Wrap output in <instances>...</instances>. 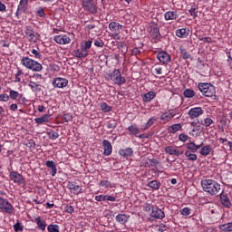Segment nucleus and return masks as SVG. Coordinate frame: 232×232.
Returning <instances> with one entry per match:
<instances>
[{
    "mask_svg": "<svg viewBox=\"0 0 232 232\" xmlns=\"http://www.w3.org/2000/svg\"><path fill=\"white\" fill-rule=\"evenodd\" d=\"M203 190L211 197L217 195L220 191V184L213 179H204L201 181Z\"/></svg>",
    "mask_w": 232,
    "mask_h": 232,
    "instance_id": "obj_1",
    "label": "nucleus"
},
{
    "mask_svg": "<svg viewBox=\"0 0 232 232\" xmlns=\"http://www.w3.org/2000/svg\"><path fill=\"white\" fill-rule=\"evenodd\" d=\"M198 88L205 97H215L217 93V89L211 83L199 82Z\"/></svg>",
    "mask_w": 232,
    "mask_h": 232,
    "instance_id": "obj_2",
    "label": "nucleus"
},
{
    "mask_svg": "<svg viewBox=\"0 0 232 232\" xmlns=\"http://www.w3.org/2000/svg\"><path fill=\"white\" fill-rule=\"evenodd\" d=\"M109 77L117 86H122L126 83V78L121 73V69H114Z\"/></svg>",
    "mask_w": 232,
    "mask_h": 232,
    "instance_id": "obj_3",
    "label": "nucleus"
},
{
    "mask_svg": "<svg viewBox=\"0 0 232 232\" xmlns=\"http://www.w3.org/2000/svg\"><path fill=\"white\" fill-rule=\"evenodd\" d=\"M14 205L7 198L0 197V211L5 215L14 214Z\"/></svg>",
    "mask_w": 232,
    "mask_h": 232,
    "instance_id": "obj_4",
    "label": "nucleus"
},
{
    "mask_svg": "<svg viewBox=\"0 0 232 232\" xmlns=\"http://www.w3.org/2000/svg\"><path fill=\"white\" fill-rule=\"evenodd\" d=\"M9 179L14 182V184H17L18 186H23L25 184L24 177L22 176L21 173H18L15 170H12L9 174Z\"/></svg>",
    "mask_w": 232,
    "mask_h": 232,
    "instance_id": "obj_5",
    "label": "nucleus"
},
{
    "mask_svg": "<svg viewBox=\"0 0 232 232\" xmlns=\"http://www.w3.org/2000/svg\"><path fill=\"white\" fill-rule=\"evenodd\" d=\"M82 8H84L85 12H89L95 15L97 14V5L93 0H82Z\"/></svg>",
    "mask_w": 232,
    "mask_h": 232,
    "instance_id": "obj_6",
    "label": "nucleus"
},
{
    "mask_svg": "<svg viewBox=\"0 0 232 232\" xmlns=\"http://www.w3.org/2000/svg\"><path fill=\"white\" fill-rule=\"evenodd\" d=\"M157 59L163 65L169 64V63H171V55L168 53V52L162 51L158 53Z\"/></svg>",
    "mask_w": 232,
    "mask_h": 232,
    "instance_id": "obj_7",
    "label": "nucleus"
},
{
    "mask_svg": "<svg viewBox=\"0 0 232 232\" xmlns=\"http://www.w3.org/2000/svg\"><path fill=\"white\" fill-rule=\"evenodd\" d=\"M53 42L57 44H70L72 38L68 34H59L53 36Z\"/></svg>",
    "mask_w": 232,
    "mask_h": 232,
    "instance_id": "obj_8",
    "label": "nucleus"
},
{
    "mask_svg": "<svg viewBox=\"0 0 232 232\" xmlns=\"http://www.w3.org/2000/svg\"><path fill=\"white\" fill-rule=\"evenodd\" d=\"M53 88H66L68 86V79L66 78H54L52 82Z\"/></svg>",
    "mask_w": 232,
    "mask_h": 232,
    "instance_id": "obj_9",
    "label": "nucleus"
},
{
    "mask_svg": "<svg viewBox=\"0 0 232 232\" xmlns=\"http://www.w3.org/2000/svg\"><path fill=\"white\" fill-rule=\"evenodd\" d=\"M26 8H28V0H20L15 13L16 17L24 14V12H26Z\"/></svg>",
    "mask_w": 232,
    "mask_h": 232,
    "instance_id": "obj_10",
    "label": "nucleus"
},
{
    "mask_svg": "<svg viewBox=\"0 0 232 232\" xmlns=\"http://www.w3.org/2000/svg\"><path fill=\"white\" fill-rule=\"evenodd\" d=\"M150 37L155 39V41H160V29L159 28V24H152L150 25Z\"/></svg>",
    "mask_w": 232,
    "mask_h": 232,
    "instance_id": "obj_11",
    "label": "nucleus"
},
{
    "mask_svg": "<svg viewBox=\"0 0 232 232\" xmlns=\"http://www.w3.org/2000/svg\"><path fill=\"white\" fill-rule=\"evenodd\" d=\"M188 115L192 121L194 119H198L200 115H204V110H202L200 107L191 108L188 111Z\"/></svg>",
    "mask_w": 232,
    "mask_h": 232,
    "instance_id": "obj_12",
    "label": "nucleus"
},
{
    "mask_svg": "<svg viewBox=\"0 0 232 232\" xmlns=\"http://www.w3.org/2000/svg\"><path fill=\"white\" fill-rule=\"evenodd\" d=\"M109 30L113 32L115 37H119V34H121V31L122 30V24L117 22H111L109 24Z\"/></svg>",
    "mask_w": 232,
    "mask_h": 232,
    "instance_id": "obj_13",
    "label": "nucleus"
},
{
    "mask_svg": "<svg viewBox=\"0 0 232 232\" xmlns=\"http://www.w3.org/2000/svg\"><path fill=\"white\" fill-rule=\"evenodd\" d=\"M219 200L225 208H227L229 209L232 206L231 200L229 199V197L227 196V193L222 191L219 195Z\"/></svg>",
    "mask_w": 232,
    "mask_h": 232,
    "instance_id": "obj_14",
    "label": "nucleus"
},
{
    "mask_svg": "<svg viewBox=\"0 0 232 232\" xmlns=\"http://www.w3.org/2000/svg\"><path fill=\"white\" fill-rule=\"evenodd\" d=\"M165 153L168 155H175V157H180V155H184V151L179 150L175 146H167L165 148Z\"/></svg>",
    "mask_w": 232,
    "mask_h": 232,
    "instance_id": "obj_15",
    "label": "nucleus"
},
{
    "mask_svg": "<svg viewBox=\"0 0 232 232\" xmlns=\"http://www.w3.org/2000/svg\"><path fill=\"white\" fill-rule=\"evenodd\" d=\"M150 217L152 218H158L159 220H162L166 217V214L162 209L159 208V207L152 208V211L150 213Z\"/></svg>",
    "mask_w": 232,
    "mask_h": 232,
    "instance_id": "obj_16",
    "label": "nucleus"
},
{
    "mask_svg": "<svg viewBox=\"0 0 232 232\" xmlns=\"http://www.w3.org/2000/svg\"><path fill=\"white\" fill-rule=\"evenodd\" d=\"M102 146H103V155H105V157H110V155L113 151V146H111V142H110V140H103Z\"/></svg>",
    "mask_w": 232,
    "mask_h": 232,
    "instance_id": "obj_17",
    "label": "nucleus"
},
{
    "mask_svg": "<svg viewBox=\"0 0 232 232\" xmlns=\"http://www.w3.org/2000/svg\"><path fill=\"white\" fill-rule=\"evenodd\" d=\"M177 115V112H175L173 110L163 112L160 115V121H163V122H169L173 117Z\"/></svg>",
    "mask_w": 232,
    "mask_h": 232,
    "instance_id": "obj_18",
    "label": "nucleus"
},
{
    "mask_svg": "<svg viewBox=\"0 0 232 232\" xmlns=\"http://www.w3.org/2000/svg\"><path fill=\"white\" fill-rule=\"evenodd\" d=\"M175 34L176 37H179V39H186L189 35V28L185 27L181 29H177Z\"/></svg>",
    "mask_w": 232,
    "mask_h": 232,
    "instance_id": "obj_19",
    "label": "nucleus"
},
{
    "mask_svg": "<svg viewBox=\"0 0 232 232\" xmlns=\"http://www.w3.org/2000/svg\"><path fill=\"white\" fill-rule=\"evenodd\" d=\"M9 99H12L13 101H22V102H24L25 99L23 98V94L19 93V92L11 90L9 92L8 95Z\"/></svg>",
    "mask_w": 232,
    "mask_h": 232,
    "instance_id": "obj_20",
    "label": "nucleus"
},
{
    "mask_svg": "<svg viewBox=\"0 0 232 232\" xmlns=\"http://www.w3.org/2000/svg\"><path fill=\"white\" fill-rule=\"evenodd\" d=\"M115 220H116V222H118V224H121L122 226H125L127 224L128 220H130V215L118 214L115 217Z\"/></svg>",
    "mask_w": 232,
    "mask_h": 232,
    "instance_id": "obj_21",
    "label": "nucleus"
},
{
    "mask_svg": "<svg viewBox=\"0 0 232 232\" xmlns=\"http://www.w3.org/2000/svg\"><path fill=\"white\" fill-rule=\"evenodd\" d=\"M34 221L36 222L37 229L40 231H46V220L39 216L34 218Z\"/></svg>",
    "mask_w": 232,
    "mask_h": 232,
    "instance_id": "obj_22",
    "label": "nucleus"
},
{
    "mask_svg": "<svg viewBox=\"0 0 232 232\" xmlns=\"http://www.w3.org/2000/svg\"><path fill=\"white\" fill-rule=\"evenodd\" d=\"M73 56L77 57L78 59H84L85 57H88V51L82 47L76 49L73 51Z\"/></svg>",
    "mask_w": 232,
    "mask_h": 232,
    "instance_id": "obj_23",
    "label": "nucleus"
},
{
    "mask_svg": "<svg viewBox=\"0 0 232 232\" xmlns=\"http://www.w3.org/2000/svg\"><path fill=\"white\" fill-rule=\"evenodd\" d=\"M165 21H175L179 19V14L177 11H168L164 14Z\"/></svg>",
    "mask_w": 232,
    "mask_h": 232,
    "instance_id": "obj_24",
    "label": "nucleus"
},
{
    "mask_svg": "<svg viewBox=\"0 0 232 232\" xmlns=\"http://www.w3.org/2000/svg\"><path fill=\"white\" fill-rule=\"evenodd\" d=\"M186 148L188 151H191L192 153H197L198 150L202 148V143L199 145L195 144L193 141H189L188 143L186 144Z\"/></svg>",
    "mask_w": 232,
    "mask_h": 232,
    "instance_id": "obj_25",
    "label": "nucleus"
},
{
    "mask_svg": "<svg viewBox=\"0 0 232 232\" xmlns=\"http://www.w3.org/2000/svg\"><path fill=\"white\" fill-rule=\"evenodd\" d=\"M129 134L132 137H137L139 133H140V129H139V126L135 123L131 124L127 128Z\"/></svg>",
    "mask_w": 232,
    "mask_h": 232,
    "instance_id": "obj_26",
    "label": "nucleus"
},
{
    "mask_svg": "<svg viewBox=\"0 0 232 232\" xmlns=\"http://www.w3.org/2000/svg\"><path fill=\"white\" fill-rule=\"evenodd\" d=\"M45 166L51 169L50 175H52V177H55V175H57V165H55L53 160H47L45 162Z\"/></svg>",
    "mask_w": 232,
    "mask_h": 232,
    "instance_id": "obj_27",
    "label": "nucleus"
},
{
    "mask_svg": "<svg viewBox=\"0 0 232 232\" xmlns=\"http://www.w3.org/2000/svg\"><path fill=\"white\" fill-rule=\"evenodd\" d=\"M155 97H157V92L150 91L142 96V101L143 102H151Z\"/></svg>",
    "mask_w": 232,
    "mask_h": 232,
    "instance_id": "obj_28",
    "label": "nucleus"
},
{
    "mask_svg": "<svg viewBox=\"0 0 232 232\" xmlns=\"http://www.w3.org/2000/svg\"><path fill=\"white\" fill-rule=\"evenodd\" d=\"M29 70H31V72H43V64H41L39 62L35 60H33V63H31Z\"/></svg>",
    "mask_w": 232,
    "mask_h": 232,
    "instance_id": "obj_29",
    "label": "nucleus"
},
{
    "mask_svg": "<svg viewBox=\"0 0 232 232\" xmlns=\"http://www.w3.org/2000/svg\"><path fill=\"white\" fill-rule=\"evenodd\" d=\"M33 62H34V59L28 56H23L20 60L22 66H24V68H27V70L30 69V66L32 65Z\"/></svg>",
    "mask_w": 232,
    "mask_h": 232,
    "instance_id": "obj_30",
    "label": "nucleus"
},
{
    "mask_svg": "<svg viewBox=\"0 0 232 232\" xmlns=\"http://www.w3.org/2000/svg\"><path fill=\"white\" fill-rule=\"evenodd\" d=\"M119 154L121 155V157H131L133 156V149L128 147L126 149H121L119 150Z\"/></svg>",
    "mask_w": 232,
    "mask_h": 232,
    "instance_id": "obj_31",
    "label": "nucleus"
},
{
    "mask_svg": "<svg viewBox=\"0 0 232 232\" xmlns=\"http://www.w3.org/2000/svg\"><path fill=\"white\" fill-rule=\"evenodd\" d=\"M27 37H28V40L31 42V43H37V39H39V34L34 31H26L25 32Z\"/></svg>",
    "mask_w": 232,
    "mask_h": 232,
    "instance_id": "obj_32",
    "label": "nucleus"
},
{
    "mask_svg": "<svg viewBox=\"0 0 232 232\" xmlns=\"http://www.w3.org/2000/svg\"><path fill=\"white\" fill-rule=\"evenodd\" d=\"M34 122H36V124H46V122H50V115L44 114L42 117L35 118Z\"/></svg>",
    "mask_w": 232,
    "mask_h": 232,
    "instance_id": "obj_33",
    "label": "nucleus"
},
{
    "mask_svg": "<svg viewBox=\"0 0 232 232\" xmlns=\"http://www.w3.org/2000/svg\"><path fill=\"white\" fill-rule=\"evenodd\" d=\"M211 151H213V148H211V145H206L201 148L199 153L203 157H208V155H209Z\"/></svg>",
    "mask_w": 232,
    "mask_h": 232,
    "instance_id": "obj_34",
    "label": "nucleus"
},
{
    "mask_svg": "<svg viewBox=\"0 0 232 232\" xmlns=\"http://www.w3.org/2000/svg\"><path fill=\"white\" fill-rule=\"evenodd\" d=\"M218 229H220V231H223V232H232V222L219 225Z\"/></svg>",
    "mask_w": 232,
    "mask_h": 232,
    "instance_id": "obj_35",
    "label": "nucleus"
},
{
    "mask_svg": "<svg viewBox=\"0 0 232 232\" xmlns=\"http://www.w3.org/2000/svg\"><path fill=\"white\" fill-rule=\"evenodd\" d=\"M185 157H187L188 160H189L191 162H195V160H197L198 159V156H197V154H195V152H192L189 150L185 151Z\"/></svg>",
    "mask_w": 232,
    "mask_h": 232,
    "instance_id": "obj_36",
    "label": "nucleus"
},
{
    "mask_svg": "<svg viewBox=\"0 0 232 232\" xmlns=\"http://www.w3.org/2000/svg\"><path fill=\"white\" fill-rule=\"evenodd\" d=\"M179 52L182 55V59L184 60L189 59V61H193V56H191V53H189V52H188L185 48L180 47Z\"/></svg>",
    "mask_w": 232,
    "mask_h": 232,
    "instance_id": "obj_37",
    "label": "nucleus"
},
{
    "mask_svg": "<svg viewBox=\"0 0 232 232\" xmlns=\"http://www.w3.org/2000/svg\"><path fill=\"white\" fill-rule=\"evenodd\" d=\"M182 129V124L176 123L168 128L169 133H177V131H179V130Z\"/></svg>",
    "mask_w": 232,
    "mask_h": 232,
    "instance_id": "obj_38",
    "label": "nucleus"
},
{
    "mask_svg": "<svg viewBox=\"0 0 232 232\" xmlns=\"http://www.w3.org/2000/svg\"><path fill=\"white\" fill-rule=\"evenodd\" d=\"M28 55H30L31 57H34V59H38L39 61L43 59V54L36 49H32L31 53H28Z\"/></svg>",
    "mask_w": 232,
    "mask_h": 232,
    "instance_id": "obj_39",
    "label": "nucleus"
},
{
    "mask_svg": "<svg viewBox=\"0 0 232 232\" xmlns=\"http://www.w3.org/2000/svg\"><path fill=\"white\" fill-rule=\"evenodd\" d=\"M199 124H202V126H205V128H209L211 124H215V121L211 118H205L204 121H201Z\"/></svg>",
    "mask_w": 232,
    "mask_h": 232,
    "instance_id": "obj_40",
    "label": "nucleus"
},
{
    "mask_svg": "<svg viewBox=\"0 0 232 232\" xmlns=\"http://www.w3.org/2000/svg\"><path fill=\"white\" fill-rule=\"evenodd\" d=\"M47 231L48 232H59L61 231V227L57 224H50L47 227Z\"/></svg>",
    "mask_w": 232,
    "mask_h": 232,
    "instance_id": "obj_41",
    "label": "nucleus"
},
{
    "mask_svg": "<svg viewBox=\"0 0 232 232\" xmlns=\"http://www.w3.org/2000/svg\"><path fill=\"white\" fill-rule=\"evenodd\" d=\"M183 95L186 97V99H193V97H195V91L191 89H186L183 92Z\"/></svg>",
    "mask_w": 232,
    "mask_h": 232,
    "instance_id": "obj_42",
    "label": "nucleus"
},
{
    "mask_svg": "<svg viewBox=\"0 0 232 232\" xmlns=\"http://www.w3.org/2000/svg\"><path fill=\"white\" fill-rule=\"evenodd\" d=\"M148 188H151V189H160V182L158 180H152L148 183Z\"/></svg>",
    "mask_w": 232,
    "mask_h": 232,
    "instance_id": "obj_43",
    "label": "nucleus"
},
{
    "mask_svg": "<svg viewBox=\"0 0 232 232\" xmlns=\"http://www.w3.org/2000/svg\"><path fill=\"white\" fill-rule=\"evenodd\" d=\"M100 107L102 109V111H103L104 113H110V111H111V106L108 105V103L106 102H102L100 104Z\"/></svg>",
    "mask_w": 232,
    "mask_h": 232,
    "instance_id": "obj_44",
    "label": "nucleus"
},
{
    "mask_svg": "<svg viewBox=\"0 0 232 232\" xmlns=\"http://www.w3.org/2000/svg\"><path fill=\"white\" fill-rule=\"evenodd\" d=\"M29 86L31 87V90H33L34 92H37V90H40L41 88V84H39V82L34 81L29 82Z\"/></svg>",
    "mask_w": 232,
    "mask_h": 232,
    "instance_id": "obj_45",
    "label": "nucleus"
},
{
    "mask_svg": "<svg viewBox=\"0 0 232 232\" xmlns=\"http://www.w3.org/2000/svg\"><path fill=\"white\" fill-rule=\"evenodd\" d=\"M107 130H111V131H112L113 130H115V128H117V121L115 120H111L107 122Z\"/></svg>",
    "mask_w": 232,
    "mask_h": 232,
    "instance_id": "obj_46",
    "label": "nucleus"
},
{
    "mask_svg": "<svg viewBox=\"0 0 232 232\" xmlns=\"http://www.w3.org/2000/svg\"><path fill=\"white\" fill-rule=\"evenodd\" d=\"M47 135L51 140H55L59 139V132L54 131V130L48 131Z\"/></svg>",
    "mask_w": 232,
    "mask_h": 232,
    "instance_id": "obj_47",
    "label": "nucleus"
},
{
    "mask_svg": "<svg viewBox=\"0 0 232 232\" xmlns=\"http://www.w3.org/2000/svg\"><path fill=\"white\" fill-rule=\"evenodd\" d=\"M155 121H157V117H151L150 119H149L148 122L145 124L143 130H148V128H150V126L152 124H155Z\"/></svg>",
    "mask_w": 232,
    "mask_h": 232,
    "instance_id": "obj_48",
    "label": "nucleus"
},
{
    "mask_svg": "<svg viewBox=\"0 0 232 232\" xmlns=\"http://www.w3.org/2000/svg\"><path fill=\"white\" fill-rule=\"evenodd\" d=\"M179 213L182 215V217H189V215H191V208L185 207L179 210Z\"/></svg>",
    "mask_w": 232,
    "mask_h": 232,
    "instance_id": "obj_49",
    "label": "nucleus"
},
{
    "mask_svg": "<svg viewBox=\"0 0 232 232\" xmlns=\"http://www.w3.org/2000/svg\"><path fill=\"white\" fill-rule=\"evenodd\" d=\"M26 148H29V150H31V151H34V150H35V140L30 139L27 140V142L25 143Z\"/></svg>",
    "mask_w": 232,
    "mask_h": 232,
    "instance_id": "obj_50",
    "label": "nucleus"
},
{
    "mask_svg": "<svg viewBox=\"0 0 232 232\" xmlns=\"http://www.w3.org/2000/svg\"><path fill=\"white\" fill-rule=\"evenodd\" d=\"M100 186H102V188H113V186L111 185V182L106 179H102L100 181Z\"/></svg>",
    "mask_w": 232,
    "mask_h": 232,
    "instance_id": "obj_51",
    "label": "nucleus"
},
{
    "mask_svg": "<svg viewBox=\"0 0 232 232\" xmlns=\"http://www.w3.org/2000/svg\"><path fill=\"white\" fill-rule=\"evenodd\" d=\"M63 122H71L73 121V116L71 113H65L62 116Z\"/></svg>",
    "mask_w": 232,
    "mask_h": 232,
    "instance_id": "obj_52",
    "label": "nucleus"
},
{
    "mask_svg": "<svg viewBox=\"0 0 232 232\" xmlns=\"http://www.w3.org/2000/svg\"><path fill=\"white\" fill-rule=\"evenodd\" d=\"M13 227L15 232L23 231L24 229V227L20 222H16Z\"/></svg>",
    "mask_w": 232,
    "mask_h": 232,
    "instance_id": "obj_53",
    "label": "nucleus"
},
{
    "mask_svg": "<svg viewBox=\"0 0 232 232\" xmlns=\"http://www.w3.org/2000/svg\"><path fill=\"white\" fill-rule=\"evenodd\" d=\"M36 15L39 17H46V13H44V8L42 6L38 7L36 10Z\"/></svg>",
    "mask_w": 232,
    "mask_h": 232,
    "instance_id": "obj_54",
    "label": "nucleus"
},
{
    "mask_svg": "<svg viewBox=\"0 0 232 232\" xmlns=\"http://www.w3.org/2000/svg\"><path fill=\"white\" fill-rule=\"evenodd\" d=\"M190 15H192V17L195 19V17H197L198 15V10L197 7H191L188 10Z\"/></svg>",
    "mask_w": 232,
    "mask_h": 232,
    "instance_id": "obj_55",
    "label": "nucleus"
},
{
    "mask_svg": "<svg viewBox=\"0 0 232 232\" xmlns=\"http://www.w3.org/2000/svg\"><path fill=\"white\" fill-rule=\"evenodd\" d=\"M94 200H96V202H106V195H98L95 196Z\"/></svg>",
    "mask_w": 232,
    "mask_h": 232,
    "instance_id": "obj_56",
    "label": "nucleus"
},
{
    "mask_svg": "<svg viewBox=\"0 0 232 232\" xmlns=\"http://www.w3.org/2000/svg\"><path fill=\"white\" fill-rule=\"evenodd\" d=\"M8 101H10V96H8L7 93L0 94V102H8Z\"/></svg>",
    "mask_w": 232,
    "mask_h": 232,
    "instance_id": "obj_57",
    "label": "nucleus"
},
{
    "mask_svg": "<svg viewBox=\"0 0 232 232\" xmlns=\"http://www.w3.org/2000/svg\"><path fill=\"white\" fill-rule=\"evenodd\" d=\"M64 211H65V213H69L70 215H72V213L75 212V208H73V206H72V205H67L64 208Z\"/></svg>",
    "mask_w": 232,
    "mask_h": 232,
    "instance_id": "obj_58",
    "label": "nucleus"
},
{
    "mask_svg": "<svg viewBox=\"0 0 232 232\" xmlns=\"http://www.w3.org/2000/svg\"><path fill=\"white\" fill-rule=\"evenodd\" d=\"M153 208L155 207L151 206L150 203H145L143 206L144 211H147L148 213H150V211H153Z\"/></svg>",
    "mask_w": 232,
    "mask_h": 232,
    "instance_id": "obj_59",
    "label": "nucleus"
},
{
    "mask_svg": "<svg viewBox=\"0 0 232 232\" xmlns=\"http://www.w3.org/2000/svg\"><path fill=\"white\" fill-rule=\"evenodd\" d=\"M72 193L74 195H81V193H82V189L79 185H77L76 187L73 188Z\"/></svg>",
    "mask_w": 232,
    "mask_h": 232,
    "instance_id": "obj_60",
    "label": "nucleus"
},
{
    "mask_svg": "<svg viewBox=\"0 0 232 232\" xmlns=\"http://www.w3.org/2000/svg\"><path fill=\"white\" fill-rule=\"evenodd\" d=\"M94 46H97V48H104V42L102 40H95Z\"/></svg>",
    "mask_w": 232,
    "mask_h": 232,
    "instance_id": "obj_61",
    "label": "nucleus"
},
{
    "mask_svg": "<svg viewBox=\"0 0 232 232\" xmlns=\"http://www.w3.org/2000/svg\"><path fill=\"white\" fill-rule=\"evenodd\" d=\"M158 231H160V232L168 231V227H167V225L164 224V223H160V224L159 225Z\"/></svg>",
    "mask_w": 232,
    "mask_h": 232,
    "instance_id": "obj_62",
    "label": "nucleus"
},
{
    "mask_svg": "<svg viewBox=\"0 0 232 232\" xmlns=\"http://www.w3.org/2000/svg\"><path fill=\"white\" fill-rule=\"evenodd\" d=\"M131 55H140V49L139 47H134L133 49H131L130 51Z\"/></svg>",
    "mask_w": 232,
    "mask_h": 232,
    "instance_id": "obj_63",
    "label": "nucleus"
},
{
    "mask_svg": "<svg viewBox=\"0 0 232 232\" xmlns=\"http://www.w3.org/2000/svg\"><path fill=\"white\" fill-rule=\"evenodd\" d=\"M92 40H88L87 42H85L84 46H82V48L86 51L90 50V48H92Z\"/></svg>",
    "mask_w": 232,
    "mask_h": 232,
    "instance_id": "obj_64",
    "label": "nucleus"
}]
</instances>
